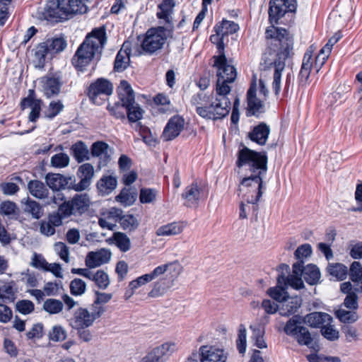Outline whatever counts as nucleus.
<instances>
[{
    "instance_id": "nucleus-1",
    "label": "nucleus",
    "mask_w": 362,
    "mask_h": 362,
    "mask_svg": "<svg viewBox=\"0 0 362 362\" xmlns=\"http://www.w3.org/2000/svg\"><path fill=\"white\" fill-rule=\"evenodd\" d=\"M267 162L265 151H255L243 146L237 153L238 173H247L245 177L240 175L238 191L245 192L244 199L248 204H257L262 196L263 177L267 171Z\"/></svg>"
},
{
    "instance_id": "nucleus-2",
    "label": "nucleus",
    "mask_w": 362,
    "mask_h": 362,
    "mask_svg": "<svg viewBox=\"0 0 362 362\" xmlns=\"http://www.w3.org/2000/svg\"><path fill=\"white\" fill-rule=\"evenodd\" d=\"M106 42L105 28H94L77 48L71 59L72 65L77 71L83 72L93 60H99Z\"/></svg>"
},
{
    "instance_id": "nucleus-3",
    "label": "nucleus",
    "mask_w": 362,
    "mask_h": 362,
    "mask_svg": "<svg viewBox=\"0 0 362 362\" xmlns=\"http://www.w3.org/2000/svg\"><path fill=\"white\" fill-rule=\"evenodd\" d=\"M275 30L274 35L269 34V30L266 31L267 37H274L279 42V49L274 59L265 57L264 64L267 68L274 67L272 88L276 95L281 90V73L285 69L286 60L293 54V38L288 31L284 28L273 27Z\"/></svg>"
},
{
    "instance_id": "nucleus-4",
    "label": "nucleus",
    "mask_w": 362,
    "mask_h": 362,
    "mask_svg": "<svg viewBox=\"0 0 362 362\" xmlns=\"http://www.w3.org/2000/svg\"><path fill=\"white\" fill-rule=\"evenodd\" d=\"M86 11L85 0H48L37 14L41 19L59 22L68 19L70 15L85 13Z\"/></svg>"
},
{
    "instance_id": "nucleus-5",
    "label": "nucleus",
    "mask_w": 362,
    "mask_h": 362,
    "mask_svg": "<svg viewBox=\"0 0 362 362\" xmlns=\"http://www.w3.org/2000/svg\"><path fill=\"white\" fill-rule=\"evenodd\" d=\"M119 98L125 106L127 119L129 122H136L143 117L144 110L135 103L134 92L131 85L122 80L117 88Z\"/></svg>"
},
{
    "instance_id": "nucleus-6",
    "label": "nucleus",
    "mask_w": 362,
    "mask_h": 362,
    "mask_svg": "<svg viewBox=\"0 0 362 362\" xmlns=\"http://www.w3.org/2000/svg\"><path fill=\"white\" fill-rule=\"evenodd\" d=\"M168 38V31L164 27L148 29L141 44V51L138 50L136 55H152L160 50Z\"/></svg>"
},
{
    "instance_id": "nucleus-7",
    "label": "nucleus",
    "mask_w": 362,
    "mask_h": 362,
    "mask_svg": "<svg viewBox=\"0 0 362 362\" xmlns=\"http://www.w3.org/2000/svg\"><path fill=\"white\" fill-rule=\"evenodd\" d=\"M105 312L104 308H95L91 305L89 308L78 307L73 310L68 320L69 325L73 327H92Z\"/></svg>"
},
{
    "instance_id": "nucleus-8",
    "label": "nucleus",
    "mask_w": 362,
    "mask_h": 362,
    "mask_svg": "<svg viewBox=\"0 0 362 362\" xmlns=\"http://www.w3.org/2000/svg\"><path fill=\"white\" fill-rule=\"evenodd\" d=\"M303 322L302 317L296 315L286 322L284 329L287 335L294 337L300 345L308 346L313 338L309 330L300 325Z\"/></svg>"
},
{
    "instance_id": "nucleus-9",
    "label": "nucleus",
    "mask_w": 362,
    "mask_h": 362,
    "mask_svg": "<svg viewBox=\"0 0 362 362\" xmlns=\"http://www.w3.org/2000/svg\"><path fill=\"white\" fill-rule=\"evenodd\" d=\"M313 255V248L309 243H304L298 246L293 255L296 262L292 265L293 272H320L319 267L313 263L305 264L308 259Z\"/></svg>"
},
{
    "instance_id": "nucleus-10",
    "label": "nucleus",
    "mask_w": 362,
    "mask_h": 362,
    "mask_svg": "<svg viewBox=\"0 0 362 362\" xmlns=\"http://www.w3.org/2000/svg\"><path fill=\"white\" fill-rule=\"evenodd\" d=\"M90 205V198L86 193L76 194L70 200L61 204V211L64 216L82 215Z\"/></svg>"
},
{
    "instance_id": "nucleus-11",
    "label": "nucleus",
    "mask_w": 362,
    "mask_h": 362,
    "mask_svg": "<svg viewBox=\"0 0 362 362\" xmlns=\"http://www.w3.org/2000/svg\"><path fill=\"white\" fill-rule=\"evenodd\" d=\"M113 93V84L104 78H99L91 83L88 88V96L89 99L98 105L103 103L105 98Z\"/></svg>"
},
{
    "instance_id": "nucleus-12",
    "label": "nucleus",
    "mask_w": 362,
    "mask_h": 362,
    "mask_svg": "<svg viewBox=\"0 0 362 362\" xmlns=\"http://www.w3.org/2000/svg\"><path fill=\"white\" fill-rule=\"evenodd\" d=\"M296 0H270L269 18L272 24H278L279 21L286 13H295Z\"/></svg>"
},
{
    "instance_id": "nucleus-13",
    "label": "nucleus",
    "mask_w": 362,
    "mask_h": 362,
    "mask_svg": "<svg viewBox=\"0 0 362 362\" xmlns=\"http://www.w3.org/2000/svg\"><path fill=\"white\" fill-rule=\"evenodd\" d=\"M177 349L174 342H165L156 346L144 356L140 362H165Z\"/></svg>"
},
{
    "instance_id": "nucleus-14",
    "label": "nucleus",
    "mask_w": 362,
    "mask_h": 362,
    "mask_svg": "<svg viewBox=\"0 0 362 362\" xmlns=\"http://www.w3.org/2000/svg\"><path fill=\"white\" fill-rule=\"evenodd\" d=\"M230 110L216 99L215 101L209 102L203 107H199L197 114L203 118L216 120L225 117L228 115Z\"/></svg>"
},
{
    "instance_id": "nucleus-15",
    "label": "nucleus",
    "mask_w": 362,
    "mask_h": 362,
    "mask_svg": "<svg viewBox=\"0 0 362 362\" xmlns=\"http://www.w3.org/2000/svg\"><path fill=\"white\" fill-rule=\"evenodd\" d=\"M94 175V168L90 163L81 165L77 171V176L81 179L80 182L76 183L75 180L70 182L69 189L76 192H81L89 187Z\"/></svg>"
},
{
    "instance_id": "nucleus-16",
    "label": "nucleus",
    "mask_w": 362,
    "mask_h": 362,
    "mask_svg": "<svg viewBox=\"0 0 362 362\" xmlns=\"http://www.w3.org/2000/svg\"><path fill=\"white\" fill-rule=\"evenodd\" d=\"M41 90L47 98L57 96L62 86L60 77L52 74L46 75L40 78Z\"/></svg>"
},
{
    "instance_id": "nucleus-17",
    "label": "nucleus",
    "mask_w": 362,
    "mask_h": 362,
    "mask_svg": "<svg viewBox=\"0 0 362 362\" xmlns=\"http://www.w3.org/2000/svg\"><path fill=\"white\" fill-rule=\"evenodd\" d=\"M185 126L184 119L175 115L170 118L163 132L161 138L163 141H171L177 137L183 130Z\"/></svg>"
},
{
    "instance_id": "nucleus-18",
    "label": "nucleus",
    "mask_w": 362,
    "mask_h": 362,
    "mask_svg": "<svg viewBox=\"0 0 362 362\" xmlns=\"http://www.w3.org/2000/svg\"><path fill=\"white\" fill-rule=\"evenodd\" d=\"M257 83L254 81L251 83L247 93V111L252 115L264 112V99L259 95L257 97Z\"/></svg>"
},
{
    "instance_id": "nucleus-19",
    "label": "nucleus",
    "mask_w": 362,
    "mask_h": 362,
    "mask_svg": "<svg viewBox=\"0 0 362 362\" xmlns=\"http://www.w3.org/2000/svg\"><path fill=\"white\" fill-rule=\"evenodd\" d=\"M42 103V100L35 98V91L33 90H30L28 97L24 98L21 100V107L22 110H25L27 107L31 109L28 116L30 122H35L40 117Z\"/></svg>"
},
{
    "instance_id": "nucleus-20",
    "label": "nucleus",
    "mask_w": 362,
    "mask_h": 362,
    "mask_svg": "<svg viewBox=\"0 0 362 362\" xmlns=\"http://www.w3.org/2000/svg\"><path fill=\"white\" fill-rule=\"evenodd\" d=\"M170 274L157 273L158 279L154 283L153 288L149 292L148 296L152 298H157L163 295L173 285L174 279Z\"/></svg>"
},
{
    "instance_id": "nucleus-21",
    "label": "nucleus",
    "mask_w": 362,
    "mask_h": 362,
    "mask_svg": "<svg viewBox=\"0 0 362 362\" xmlns=\"http://www.w3.org/2000/svg\"><path fill=\"white\" fill-rule=\"evenodd\" d=\"M129 42H124L118 51L115 62L114 71L123 72L130 64L131 47Z\"/></svg>"
},
{
    "instance_id": "nucleus-22",
    "label": "nucleus",
    "mask_w": 362,
    "mask_h": 362,
    "mask_svg": "<svg viewBox=\"0 0 362 362\" xmlns=\"http://www.w3.org/2000/svg\"><path fill=\"white\" fill-rule=\"evenodd\" d=\"M201 362H226L227 356L223 349L211 346L200 347Z\"/></svg>"
},
{
    "instance_id": "nucleus-23",
    "label": "nucleus",
    "mask_w": 362,
    "mask_h": 362,
    "mask_svg": "<svg viewBox=\"0 0 362 362\" xmlns=\"http://www.w3.org/2000/svg\"><path fill=\"white\" fill-rule=\"evenodd\" d=\"M302 320L312 327L321 329L325 324H331L333 319L326 313L313 312L302 317Z\"/></svg>"
},
{
    "instance_id": "nucleus-24",
    "label": "nucleus",
    "mask_w": 362,
    "mask_h": 362,
    "mask_svg": "<svg viewBox=\"0 0 362 362\" xmlns=\"http://www.w3.org/2000/svg\"><path fill=\"white\" fill-rule=\"evenodd\" d=\"M45 182L52 190L59 191L66 187L69 188L70 182H72V178L59 173H48L45 176Z\"/></svg>"
},
{
    "instance_id": "nucleus-25",
    "label": "nucleus",
    "mask_w": 362,
    "mask_h": 362,
    "mask_svg": "<svg viewBox=\"0 0 362 362\" xmlns=\"http://www.w3.org/2000/svg\"><path fill=\"white\" fill-rule=\"evenodd\" d=\"M111 257V252L107 249H100L96 252H90L86 259V265L90 268H95L107 263Z\"/></svg>"
},
{
    "instance_id": "nucleus-26",
    "label": "nucleus",
    "mask_w": 362,
    "mask_h": 362,
    "mask_svg": "<svg viewBox=\"0 0 362 362\" xmlns=\"http://www.w3.org/2000/svg\"><path fill=\"white\" fill-rule=\"evenodd\" d=\"M214 66L217 69L218 80L222 81L221 83H233L235 81L237 76L236 69L233 66L228 64L227 59L223 64L214 62Z\"/></svg>"
},
{
    "instance_id": "nucleus-27",
    "label": "nucleus",
    "mask_w": 362,
    "mask_h": 362,
    "mask_svg": "<svg viewBox=\"0 0 362 362\" xmlns=\"http://www.w3.org/2000/svg\"><path fill=\"white\" fill-rule=\"evenodd\" d=\"M270 134V127L264 122L255 126L249 133L250 139L260 146L265 145Z\"/></svg>"
},
{
    "instance_id": "nucleus-28",
    "label": "nucleus",
    "mask_w": 362,
    "mask_h": 362,
    "mask_svg": "<svg viewBox=\"0 0 362 362\" xmlns=\"http://www.w3.org/2000/svg\"><path fill=\"white\" fill-rule=\"evenodd\" d=\"M288 276H284V273H281V275L278 276L279 284H284L285 286H291L294 289L298 290L304 286L303 275L300 273H288Z\"/></svg>"
},
{
    "instance_id": "nucleus-29",
    "label": "nucleus",
    "mask_w": 362,
    "mask_h": 362,
    "mask_svg": "<svg viewBox=\"0 0 362 362\" xmlns=\"http://www.w3.org/2000/svg\"><path fill=\"white\" fill-rule=\"evenodd\" d=\"M200 188L197 182H193L185 187L182 197L185 200V205L192 206L196 205L200 199Z\"/></svg>"
},
{
    "instance_id": "nucleus-30",
    "label": "nucleus",
    "mask_w": 362,
    "mask_h": 362,
    "mask_svg": "<svg viewBox=\"0 0 362 362\" xmlns=\"http://www.w3.org/2000/svg\"><path fill=\"white\" fill-rule=\"evenodd\" d=\"M117 178L112 175H103L97 182V188L102 195L110 194L117 187Z\"/></svg>"
},
{
    "instance_id": "nucleus-31",
    "label": "nucleus",
    "mask_w": 362,
    "mask_h": 362,
    "mask_svg": "<svg viewBox=\"0 0 362 362\" xmlns=\"http://www.w3.org/2000/svg\"><path fill=\"white\" fill-rule=\"evenodd\" d=\"M64 196L62 194L58 192L56 195L52 197V202L55 204L59 205L58 211L49 214L48 216V221L54 226V227H58L62 225L63 219L69 218L70 216H64L62 211H61L60 201H62Z\"/></svg>"
},
{
    "instance_id": "nucleus-32",
    "label": "nucleus",
    "mask_w": 362,
    "mask_h": 362,
    "mask_svg": "<svg viewBox=\"0 0 362 362\" xmlns=\"http://www.w3.org/2000/svg\"><path fill=\"white\" fill-rule=\"evenodd\" d=\"M28 189L32 196L39 199H45L49 194L46 185L37 180H30L28 184Z\"/></svg>"
},
{
    "instance_id": "nucleus-33",
    "label": "nucleus",
    "mask_w": 362,
    "mask_h": 362,
    "mask_svg": "<svg viewBox=\"0 0 362 362\" xmlns=\"http://www.w3.org/2000/svg\"><path fill=\"white\" fill-rule=\"evenodd\" d=\"M222 81L217 80L216 83V97L218 102L230 109L231 103L228 98V95L230 92V87L227 84L228 82L221 83Z\"/></svg>"
},
{
    "instance_id": "nucleus-34",
    "label": "nucleus",
    "mask_w": 362,
    "mask_h": 362,
    "mask_svg": "<svg viewBox=\"0 0 362 362\" xmlns=\"http://www.w3.org/2000/svg\"><path fill=\"white\" fill-rule=\"evenodd\" d=\"M109 145L103 141L95 142L91 147V153L93 156L103 158V160L100 164L103 165L110 160V156L108 155Z\"/></svg>"
},
{
    "instance_id": "nucleus-35",
    "label": "nucleus",
    "mask_w": 362,
    "mask_h": 362,
    "mask_svg": "<svg viewBox=\"0 0 362 362\" xmlns=\"http://www.w3.org/2000/svg\"><path fill=\"white\" fill-rule=\"evenodd\" d=\"M22 203L24 204V212L30 214L32 218L39 219L43 216V208L37 202L28 197L25 202Z\"/></svg>"
},
{
    "instance_id": "nucleus-36",
    "label": "nucleus",
    "mask_w": 362,
    "mask_h": 362,
    "mask_svg": "<svg viewBox=\"0 0 362 362\" xmlns=\"http://www.w3.org/2000/svg\"><path fill=\"white\" fill-rule=\"evenodd\" d=\"M311 47L306 51L304 54L303 63L299 73V79L300 82L306 81L310 74L312 67L313 66L312 62L313 51L310 50Z\"/></svg>"
},
{
    "instance_id": "nucleus-37",
    "label": "nucleus",
    "mask_w": 362,
    "mask_h": 362,
    "mask_svg": "<svg viewBox=\"0 0 362 362\" xmlns=\"http://www.w3.org/2000/svg\"><path fill=\"white\" fill-rule=\"evenodd\" d=\"M239 30L238 24L234 21L223 20L221 23L214 27V30L218 36L224 37L229 34H233Z\"/></svg>"
},
{
    "instance_id": "nucleus-38",
    "label": "nucleus",
    "mask_w": 362,
    "mask_h": 362,
    "mask_svg": "<svg viewBox=\"0 0 362 362\" xmlns=\"http://www.w3.org/2000/svg\"><path fill=\"white\" fill-rule=\"evenodd\" d=\"M252 331L251 338L254 341L255 345L259 349L267 347V344L264 339V329L260 324H254L250 326Z\"/></svg>"
},
{
    "instance_id": "nucleus-39",
    "label": "nucleus",
    "mask_w": 362,
    "mask_h": 362,
    "mask_svg": "<svg viewBox=\"0 0 362 362\" xmlns=\"http://www.w3.org/2000/svg\"><path fill=\"white\" fill-rule=\"evenodd\" d=\"M284 302V303L279 308V313L282 316H288L296 313L301 305V300L298 298H291V300L287 298Z\"/></svg>"
},
{
    "instance_id": "nucleus-40",
    "label": "nucleus",
    "mask_w": 362,
    "mask_h": 362,
    "mask_svg": "<svg viewBox=\"0 0 362 362\" xmlns=\"http://www.w3.org/2000/svg\"><path fill=\"white\" fill-rule=\"evenodd\" d=\"M85 276L93 281L95 285L100 289H105L110 283L107 273H81Z\"/></svg>"
},
{
    "instance_id": "nucleus-41",
    "label": "nucleus",
    "mask_w": 362,
    "mask_h": 362,
    "mask_svg": "<svg viewBox=\"0 0 362 362\" xmlns=\"http://www.w3.org/2000/svg\"><path fill=\"white\" fill-rule=\"evenodd\" d=\"M287 287L284 284H279L275 287L270 288L267 291L268 295L274 300L279 302L286 301L287 298H289L288 293L286 291Z\"/></svg>"
},
{
    "instance_id": "nucleus-42",
    "label": "nucleus",
    "mask_w": 362,
    "mask_h": 362,
    "mask_svg": "<svg viewBox=\"0 0 362 362\" xmlns=\"http://www.w3.org/2000/svg\"><path fill=\"white\" fill-rule=\"evenodd\" d=\"M73 156L78 162L81 163L88 159V150L86 146L82 141H78L74 144L71 148Z\"/></svg>"
},
{
    "instance_id": "nucleus-43",
    "label": "nucleus",
    "mask_w": 362,
    "mask_h": 362,
    "mask_svg": "<svg viewBox=\"0 0 362 362\" xmlns=\"http://www.w3.org/2000/svg\"><path fill=\"white\" fill-rule=\"evenodd\" d=\"M182 231V227L177 223L173 222L159 227L156 231L158 236L175 235Z\"/></svg>"
},
{
    "instance_id": "nucleus-44",
    "label": "nucleus",
    "mask_w": 362,
    "mask_h": 362,
    "mask_svg": "<svg viewBox=\"0 0 362 362\" xmlns=\"http://www.w3.org/2000/svg\"><path fill=\"white\" fill-rule=\"evenodd\" d=\"M51 52V55L62 52L67 46L66 40L63 37L49 38L46 40Z\"/></svg>"
},
{
    "instance_id": "nucleus-45",
    "label": "nucleus",
    "mask_w": 362,
    "mask_h": 362,
    "mask_svg": "<svg viewBox=\"0 0 362 362\" xmlns=\"http://www.w3.org/2000/svg\"><path fill=\"white\" fill-rule=\"evenodd\" d=\"M122 228L127 231H134L139 226V221L132 214H125L118 221Z\"/></svg>"
},
{
    "instance_id": "nucleus-46",
    "label": "nucleus",
    "mask_w": 362,
    "mask_h": 362,
    "mask_svg": "<svg viewBox=\"0 0 362 362\" xmlns=\"http://www.w3.org/2000/svg\"><path fill=\"white\" fill-rule=\"evenodd\" d=\"M336 317L339 320L343 323H354L358 319V315L356 312L352 310H346L339 309L335 312Z\"/></svg>"
},
{
    "instance_id": "nucleus-47",
    "label": "nucleus",
    "mask_w": 362,
    "mask_h": 362,
    "mask_svg": "<svg viewBox=\"0 0 362 362\" xmlns=\"http://www.w3.org/2000/svg\"><path fill=\"white\" fill-rule=\"evenodd\" d=\"M63 303L59 300L49 298L43 304V309L51 315L58 314L63 310Z\"/></svg>"
},
{
    "instance_id": "nucleus-48",
    "label": "nucleus",
    "mask_w": 362,
    "mask_h": 362,
    "mask_svg": "<svg viewBox=\"0 0 362 362\" xmlns=\"http://www.w3.org/2000/svg\"><path fill=\"white\" fill-rule=\"evenodd\" d=\"M327 272H362V266L359 262L354 261L351 264L349 270L347 267L341 263L329 264Z\"/></svg>"
},
{
    "instance_id": "nucleus-49",
    "label": "nucleus",
    "mask_w": 362,
    "mask_h": 362,
    "mask_svg": "<svg viewBox=\"0 0 362 362\" xmlns=\"http://www.w3.org/2000/svg\"><path fill=\"white\" fill-rule=\"evenodd\" d=\"M158 191L153 188H141L139 193V201L142 204H152L156 202Z\"/></svg>"
},
{
    "instance_id": "nucleus-50",
    "label": "nucleus",
    "mask_w": 362,
    "mask_h": 362,
    "mask_svg": "<svg viewBox=\"0 0 362 362\" xmlns=\"http://www.w3.org/2000/svg\"><path fill=\"white\" fill-rule=\"evenodd\" d=\"M157 273H146L145 274L136 278V279L129 282L131 289H138L142 286L155 279L157 276Z\"/></svg>"
},
{
    "instance_id": "nucleus-51",
    "label": "nucleus",
    "mask_w": 362,
    "mask_h": 362,
    "mask_svg": "<svg viewBox=\"0 0 362 362\" xmlns=\"http://www.w3.org/2000/svg\"><path fill=\"white\" fill-rule=\"evenodd\" d=\"M136 194L128 189H123L116 197V200L125 206L132 205L136 200Z\"/></svg>"
},
{
    "instance_id": "nucleus-52",
    "label": "nucleus",
    "mask_w": 362,
    "mask_h": 362,
    "mask_svg": "<svg viewBox=\"0 0 362 362\" xmlns=\"http://www.w3.org/2000/svg\"><path fill=\"white\" fill-rule=\"evenodd\" d=\"M64 106L60 100H52L49 103L45 112V117L48 119H53L58 115L64 109Z\"/></svg>"
},
{
    "instance_id": "nucleus-53",
    "label": "nucleus",
    "mask_w": 362,
    "mask_h": 362,
    "mask_svg": "<svg viewBox=\"0 0 362 362\" xmlns=\"http://www.w3.org/2000/svg\"><path fill=\"white\" fill-rule=\"evenodd\" d=\"M51 52L46 41L40 43L35 49V56L38 60L39 65L45 64V58Z\"/></svg>"
},
{
    "instance_id": "nucleus-54",
    "label": "nucleus",
    "mask_w": 362,
    "mask_h": 362,
    "mask_svg": "<svg viewBox=\"0 0 362 362\" xmlns=\"http://www.w3.org/2000/svg\"><path fill=\"white\" fill-rule=\"evenodd\" d=\"M107 109L110 115L116 119H125V106L123 105V103L120 100L119 102L115 103L112 106L108 105Z\"/></svg>"
},
{
    "instance_id": "nucleus-55",
    "label": "nucleus",
    "mask_w": 362,
    "mask_h": 362,
    "mask_svg": "<svg viewBox=\"0 0 362 362\" xmlns=\"http://www.w3.org/2000/svg\"><path fill=\"white\" fill-rule=\"evenodd\" d=\"M69 164V157L67 154L59 153L51 158V165L55 168H64Z\"/></svg>"
},
{
    "instance_id": "nucleus-56",
    "label": "nucleus",
    "mask_w": 362,
    "mask_h": 362,
    "mask_svg": "<svg viewBox=\"0 0 362 362\" xmlns=\"http://www.w3.org/2000/svg\"><path fill=\"white\" fill-rule=\"evenodd\" d=\"M320 331L322 335L327 340L335 341L339 337V332L331 324H325Z\"/></svg>"
},
{
    "instance_id": "nucleus-57",
    "label": "nucleus",
    "mask_w": 362,
    "mask_h": 362,
    "mask_svg": "<svg viewBox=\"0 0 362 362\" xmlns=\"http://www.w3.org/2000/svg\"><path fill=\"white\" fill-rule=\"evenodd\" d=\"M86 284L80 279H75L71 281L70 291L74 296H81L85 293Z\"/></svg>"
},
{
    "instance_id": "nucleus-58",
    "label": "nucleus",
    "mask_w": 362,
    "mask_h": 362,
    "mask_svg": "<svg viewBox=\"0 0 362 362\" xmlns=\"http://www.w3.org/2000/svg\"><path fill=\"white\" fill-rule=\"evenodd\" d=\"M210 101V96L203 92L194 94L191 98V104L196 107V112L199 107H203L207 105Z\"/></svg>"
},
{
    "instance_id": "nucleus-59",
    "label": "nucleus",
    "mask_w": 362,
    "mask_h": 362,
    "mask_svg": "<svg viewBox=\"0 0 362 362\" xmlns=\"http://www.w3.org/2000/svg\"><path fill=\"white\" fill-rule=\"evenodd\" d=\"M49 337L53 341H62L66 338V332L63 327L55 325L49 332Z\"/></svg>"
},
{
    "instance_id": "nucleus-60",
    "label": "nucleus",
    "mask_w": 362,
    "mask_h": 362,
    "mask_svg": "<svg viewBox=\"0 0 362 362\" xmlns=\"http://www.w3.org/2000/svg\"><path fill=\"white\" fill-rule=\"evenodd\" d=\"M329 51L327 47H322L317 57H315L314 68L316 69V72H319L320 69L326 62L327 59L329 56Z\"/></svg>"
},
{
    "instance_id": "nucleus-61",
    "label": "nucleus",
    "mask_w": 362,
    "mask_h": 362,
    "mask_svg": "<svg viewBox=\"0 0 362 362\" xmlns=\"http://www.w3.org/2000/svg\"><path fill=\"white\" fill-rule=\"evenodd\" d=\"M309 362H341L337 356H325L317 354H310L306 356Z\"/></svg>"
},
{
    "instance_id": "nucleus-62",
    "label": "nucleus",
    "mask_w": 362,
    "mask_h": 362,
    "mask_svg": "<svg viewBox=\"0 0 362 362\" xmlns=\"http://www.w3.org/2000/svg\"><path fill=\"white\" fill-rule=\"evenodd\" d=\"M115 242L117 246L119 248L122 252H127L130 249L131 242L129 238L127 236V235L118 233L115 235Z\"/></svg>"
},
{
    "instance_id": "nucleus-63",
    "label": "nucleus",
    "mask_w": 362,
    "mask_h": 362,
    "mask_svg": "<svg viewBox=\"0 0 362 362\" xmlns=\"http://www.w3.org/2000/svg\"><path fill=\"white\" fill-rule=\"evenodd\" d=\"M17 206L11 201H4L0 203V214L4 216H10L16 214Z\"/></svg>"
},
{
    "instance_id": "nucleus-64",
    "label": "nucleus",
    "mask_w": 362,
    "mask_h": 362,
    "mask_svg": "<svg viewBox=\"0 0 362 362\" xmlns=\"http://www.w3.org/2000/svg\"><path fill=\"white\" fill-rule=\"evenodd\" d=\"M349 248V255L353 259H362V241L351 242Z\"/></svg>"
}]
</instances>
